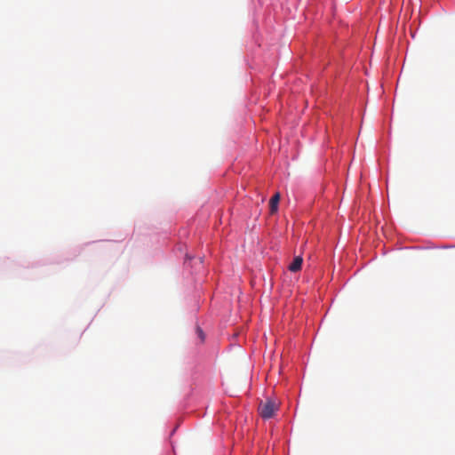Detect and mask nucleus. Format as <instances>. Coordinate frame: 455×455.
<instances>
[{
  "mask_svg": "<svg viewBox=\"0 0 455 455\" xmlns=\"http://www.w3.org/2000/svg\"><path fill=\"white\" fill-rule=\"evenodd\" d=\"M279 407V400H261L258 411L259 415L267 419L272 418Z\"/></svg>",
  "mask_w": 455,
  "mask_h": 455,
  "instance_id": "obj_1",
  "label": "nucleus"
},
{
  "mask_svg": "<svg viewBox=\"0 0 455 455\" xmlns=\"http://www.w3.org/2000/svg\"><path fill=\"white\" fill-rule=\"evenodd\" d=\"M303 259L300 255L296 256L292 262L289 265L288 269L291 272H298L301 269Z\"/></svg>",
  "mask_w": 455,
  "mask_h": 455,
  "instance_id": "obj_2",
  "label": "nucleus"
},
{
  "mask_svg": "<svg viewBox=\"0 0 455 455\" xmlns=\"http://www.w3.org/2000/svg\"><path fill=\"white\" fill-rule=\"evenodd\" d=\"M196 332H197L198 337L200 338L201 341L203 342L204 340V333L203 330L200 327H197Z\"/></svg>",
  "mask_w": 455,
  "mask_h": 455,
  "instance_id": "obj_4",
  "label": "nucleus"
},
{
  "mask_svg": "<svg viewBox=\"0 0 455 455\" xmlns=\"http://www.w3.org/2000/svg\"><path fill=\"white\" fill-rule=\"evenodd\" d=\"M280 201V194L275 193L270 199L269 204H270V212L272 213L275 212L277 211L278 203Z\"/></svg>",
  "mask_w": 455,
  "mask_h": 455,
  "instance_id": "obj_3",
  "label": "nucleus"
}]
</instances>
